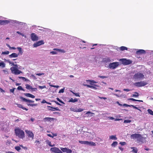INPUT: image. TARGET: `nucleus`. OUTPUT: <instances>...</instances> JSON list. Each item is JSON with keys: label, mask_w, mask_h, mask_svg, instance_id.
I'll use <instances>...</instances> for the list:
<instances>
[{"label": "nucleus", "mask_w": 153, "mask_h": 153, "mask_svg": "<svg viewBox=\"0 0 153 153\" xmlns=\"http://www.w3.org/2000/svg\"><path fill=\"white\" fill-rule=\"evenodd\" d=\"M145 53L146 52L145 50L142 49L139 50L138 51H137L136 52V54H139L144 53Z\"/></svg>", "instance_id": "obj_18"}, {"label": "nucleus", "mask_w": 153, "mask_h": 153, "mask_svg": "<svg viewBox=\"0 0 153 153\" xmlns=\"http://www.w3.org/2000/svg\"><path fill=\"white\" fill-rule=\"evenodd\" d=\"M26 88L27 89H31L32 86L28 84H26L25 85Z\"/></svg>", "instance_id": "obj_35"}, {"label": "nucleus", "mask_w": 153, "mask_h": 153, "mask_svg": "<svg viewBox=\"0 0 153 153\" xmlns=\"http://www.w3.org/2000/svg\"><path fill=\"white\" fill-rule=\"evenodd\" d=\"M6 143L7 145L10 144V141L7 140L6 142Z\"/></svg>", "instance_id": "obj_62"}, {"label": "nucleus", "mask_w": 153, "mask_h": 153, "mask_svg": "<svg viewBox=\"0 0 153 153\" xmlns=\"http://www.w3.org/2000/svg\"><path fill=\"white\" fill-rule=\"evenodd\" d=\"M51 151L55 153H62V152L58 148L56 147L52 148L51 149Z\"/></svg>", "instance_id": "obj_9"}, {"label": "nucleus", "mask_w": 153, "mask_h": 153, "mask_svg": "<svg viewBox=\"0 0 153 153\" xmlns=\"http://www.w3.org/2000/svg\"><path fill=\"white\" fill-rule=\"evenodd\" d=\"M10 70L15 75L20 74L22 73L21 71L19 70L15 67H12L10 68Z\"/></svg>", "instance_id": "obj_3"}, {"label": "nucleus", "mask_w": 153, "mask_h": 153, "mask_svg": "<svg viewBox=\"0 0 153 153\" xmlns=\"http://www.w3.org/2000/svg\"><path fill=\"white\" fill-rule=\"evenodd\" d=\"M55 119L53 118H51V117H45L44 118V121L45 122L47 121H53Z\"/></svg>", "instance_id": "obj_16"}, {"label": "nucleus", "mask_w": 153, "mask_h": 153, "mask_svg": "<svg viewBox=\"0 0 153 153\" xmlns=\"http://www.w3.org/2000/svg\"><path fill=\"white\" fill-rule=\"evenodd\" d=\"M124 65H128L132 63V61L130 60H127L126 59H121L119 60Z\"/></svg>", "instance_id": "obj_5"}, {"label": "nucleus", "mask_w": 153, "mask_h": 153, "mask_svg": "<svg viewBox=\"0 0 153 153\" xmlns=\"http://www.w3.org/2000/svg\"><path fill=\"white\" fill-rule=\"evenodd\" d=\"M15 133L16 136L19 138L23 139L25 137L24 132L19 128H17L15 129Z\"/></svg>", "instance_id": "obj_1"}, {"label": "nucleus", "mask_w": 153, "mask_h": 153, "mask_svg": "<svg viewBox=\"0 0 153 153\" xmlns=\"http://www.w3.org/2000/svg\"><path fill=\"white\" fill-rule=\"evenodd\" d=\"M131 122V120H124V123H129Z\"/></svg>", "instance_id": "obj_44"}, {"label": "nucleus", "mask_w": 153, "mask_h": 153, "mask_svg": "<svg viewBox=\"0 0 153 153\" xmlns=\"http://www.w3.org/2000/svg\"><path fill=\"white\" fill-rule=\"evenodd\" d=\"M131 149H132V150L131 151V152H134V153H137L138 151V149L137 148L135 147H131Z\"/></svg>", "instance_id": "obj_22"}, {"label": "nucleus", "mask_w": 153, "mask_h": 153, "mask_svg": "<svg viewBox=\"0 0 153 153\" xmlns=\"http://www.w3.org/2000/svg\"><path fill=\"white\" fill-rule=\"evenodd\" d=\"M31 90L32 91H37V88H33L32 87Z\"/></svg>", "instance_id": "obj_49"}, {"label": "nucleus", "mask_w": 153, "mask_h": 153, "mask_svg": "<svg viewBox=\"0 0 153 153\" xmlns=\"http://www.w3.org/2000/svg\"><path fill=\"white\" fill-rule=\"evenodd\" d=\"M87 145H88L90 146H95L96 144L95 143L92 142H89L87 141Z\"/></svg>", "instance_id": "obj_21"}, {"label": "nucleus", "mask_w": 153, "mask_h": 153, "mask_svg": "<svg viewBox=\"0 0 153 153\" xmlns=\"http://www.w3.org/2000/svg\"><path fill=\"white\" fill-rule=\"evenodd\" d=\"M9 21L7 20H0V25H4L8 24L9 23Z\"/></svg>", "instance_id": "obj_15"}, {"label": "nucleus", "mask_w": 153, "mask_h": 153, "mask_svg": "<svg viewBox=\"0 0 153 153\" xmlns=\"http://www.w3.org/2000/svg\"><path fill=\"white\" fill-rule=\"evenodd\" d=\"M79 143H80L81 144L87 145V141H82L79 140Z\"/></svg>", "instance_id": "obj_30"}, {"label": "nucleus", "mask_w": 153, "mask_h": 153, "mask_svg": "<svg viewBox=\"0 0 153 153\" xmlns=\"http://www.w3.org/2000/svg\"><path fill=\"white\" fill-rule=\"evenodd\" d=\"M109 138L110 139L116 140L117 139L116 136L111 135L109 136Z\"/></svg>", "instance_id": "obj_25"}, {"label": "nucleus", "mask_w": 153, "mask_h": 153, "mask_svg": "<svg viewBox=\"0 0 153 153\" xmlns=\"http://www.w3.org/2000/svg\"><path fill=\"white\" fill-rule=\"evenodd\" d=\"M110 59L109 58H107L105 60V61L106 62H110Z\"/></svg>", "instance_id": "obj_58"}, {"label": "nucleus", "mask_w": 153, "mask_h": 153, "mask_svg": "<svg viewBox=\"0 0 153 153\" xmlns=\"http://www.w3.org/2000/svg\"><path fill=\"white\" fill-rule=\"evenodd\" d=\"M98 77L102 78V79H104L105 78H107V77L104 76H98Z\"/></svg>", "instance_id": "obj_55"}, {"label": "nucleus", "mask_w": 153, "mask_h": 153, "mask_svg": "<svg viewBox=\"0 0 153 153\" xmlns=\"http://www.w3.org/2000/svg\"><path fill=\"white\" fill-rule=\"evenodd\" d=\"M148 111L149 113L151 115H153V111L152 110L149 109L148 110Z\"/></svg>", "instance_id": "obj_36"}, {"label": "nucleus", "mask_w": 153, "mask_h": 153, "mask_svg": "<svg viewBox=\"0 0 153 153\" xmlns=\"http://www.w3.org/2000/svg\"><path fill=\"white\" fill-rule=\"evenodd\" d=\"M5 66V64L3 62H0V67H1L2 68H4Z\"/></svg>", "instance_id": "obj_34"}, {"label": "nucleus", "mask_w": 153, "mask_h": 153, "mask_svg": "<svg viewBox=\"0 0 153 153\" xmlns=\"http://www.w3.org/2000/svg\"><path fill=\"white\" fill-rule=\"evenodd\" d=\"M20 146L22 147L23 149L26 150L27 149V148L26 146H24L22 145H20Z\"/></svg>", "instance_id": "obj_50"}, {"label": "nucleus", "mask_w": 153, "mask_h": 153, "mask_svg": "<svg viewBox=\"0 0 153 153\" xmlns=\"http://www.w3.org/2000/svg\"><path fill=\"white\" fill-rule=\"evenodd\" d=\"M119 65V62H115L110 63L109 64V67L110 68L114 69L117 67Z\"/></svg>", "instance_id": "obj_6"}, {"label": "nucleus", "mask_w": 153, "mask_h": 153, "mask_svg": "<svg viewBox=\"0 0 153 153\" xmlns=\"http://www.w3.org/2000/svg\"><path fill=\"white\" fill-rule=\"evenodd\" d=\"M139 137L138 138L137 140L139 142H141V143L143 142V140H144V138L143 137L142 135L140 134V136H139Z\"/></svg>", "instance_id": "obj_17"}, {"label": "nucleus", "mask_w": 153, "mask_h": 153, "mask_svg": "<svg viewBox=\"0 0 153 153\" xmlns=\"http://www.w3.org/2000/svg\"><path fill=\"white\" fill-rule=\"evenodd\" d=\"M52 102H55L57 105H60V106L61 105L58 102H57L56 101L53 100Z\"/></svg>", "instance_id": "obj_56"}, {"label": "nucleus", "mask_w": 153, "mask_h": 153, "mask_svg": "<svg viewBox=\"0 0 153 153\" xmlns=\"http://www.w3.org/2000/svg\"><path fill=\"white\" fill-rule=\"evenodd\" d=\"M9 53V52L8 51H5L2 52V54H8Z\"/></svg>", "instance_id": "obj_40"}, {"label": "nucleus", "mask_w": 153, "mask_h": 153, "mask_svg": "<svg viewBox=\"0 0 153 153\" xmlns=\"http://www.w3.org/2000/svg\"><path fill=\"white\" fill-rule=\"evenodd\" d=\"M17 49L19 51V53L17 54L16 53H12L9 56L10 58H16L19 55H22L23 52L22 48L20 47H17Z\"/></svg>", "instance_id": "obj_2"}, {"label": "nucleus", "mask_w": 153, "mask_h": 153, "mask_svg": "<svg viewBox=\"0 0 153 153\" xmlns=\"http://www.w3.org/2000/svg\"><path fill=\"white\" fill-rule=\"evenodd\" d=\"M16 105L18 107L21 108L24 110H25L26 111H27L28 110V109L24 107L21 104L17 103L16 104Z\"/></svg>", "instance_id": "obj_20"}, {"label": "nucleus", "mask_w": 153, "mask_h": 153, "mask_svg": "<svg viewBox=\"0 0 153 153\" xmlns=\"http://www.w3.org/2000/svg\"><path fill=\"white\" fill-rule=\"evenodd\" d=\"M144 75L140 73H137L135 74L134 76L136 79H141L144 78Z\"/></svg>", "instance_id": "obj_7"}, {"label": "nucleus", "mask_w": 153, "mask_h": 153, "mask_svg": "<svg viewBox=\"0 0 153 153\" xmlns=\"http://www.w3.org/2000/svg\"><path fill=\"white\" fill-rule=\"evenodd\" d=\"M39 88L41 89H42L44 88H46V86L45 85H44L43 86H39Z\"/></svg>", "instance_id": "obj_48"}, {"label": "nucleus", "mask_w": 153, "mask_h": 153, "mask_svg": "<svg viewBox=\"0 0 153 153\" xmlns=\"http://www.w3.org/2000/svg\"><path fill=\"white\" fill-rule=\"evenodd\" d=\"M56 99L57 100L59 101L61 103L63 104H64V103L61 100H60L59 98L57 97L56 98Z\"/></svg>", "instance_id": "obj_42"}, {"label": "nucleus", "mask_w": 153, "mask_h": 153, "mask_svg": "<svg viewBox=\"0 0 153 153\" xmlns=\"http://www.w3.org/2000/svg\"><path fill=\"white\" fill-rule=\"evenodd\" d=\"M50 86H51V87H53L56 88H58L59 87V86L58 85H50Z\"/></svg>", "instance_id": "obj_53"}, {"label": "nucleus", "mask_w": 153, "mask_h": 153, "mask_svg": "<svg viewBox=\"0 0 153 153\" xmlns=\"http://www.w3.org/2000/svg\"><path fill=\"white\" fill-rule=\"evenodd\" d=\"M48 108H51L52 109H54L55 111V110H56V111H60V110L58 107L53 108V107H52L51 106H48Z\"/></svg>", "instance_id": "obj_33"}, {"label": "nucleus", "mask_w": 153, "mask_h": 153, "mask_svg": "<svg viewBox=\"0 0 153 153\" xmlns=\"http://www.w3.org/2000/svg\"><path fill=\"white\" fill-rule=\"evenodd\" d=\"M61 149L62 152L67 153H71L72 151L71 149L67 148H61Z\"/></svg>", "instance_id": "obj_11"}, {"label": "nucleus", "mask_w": 153, "mask_h": 153, "mask_svg": "<svg viewBox=\"0 0 153 153\" xmlns=\"http://www.w3.org/2000/svg\"><path fill=\"white\" fill-rule=\"evenodd\" d=\"M118 144V143L117 141H114L113 143L111 144V146L112 147H115Z\"/></svg>", "instance_id": "obj_28"}, {"label": "nucleus", "mask_w": 153, "mask_h": 153, "mask_svg": "<svg viewBox=\"0 0 153 153\" xmlns=\"http://www.w3.org/2000/svg\"><path fill=\"white\" fill-rule=\"evenodd\" d=\"M86 81L87 82H90V84L91 85H94L92 83H97V82L93 80H87Z\"/></svg>", "instance_id": "obj_23"}, {"label": "nucleus", "mask_w": 153, "mask_h": 153, "mask_svg": "<svg viewBox=\"0 0 153 153\" xmlns=\"http://www.w3.org/2000/svg\"><path fill=\"white\" fill-rule=\"evenodd\" d=\"M131 90H130V89H123V91H130Z\"/></svg>", "instance_id": "obj_63"}, {"label": "nucleus", "mask_w": 153, "mask_h": 153, "mask_svg": "<svg viewBox=\"0 0 153 153\" xmlns=\"http://www.w3.org/2000/svg\"><path fill=\"white\" fill-rule=\"evenodd\" d=\"M64 89H65V88H64L60 89L59 91V93H63L64 92Z\"/></svg>", "instance_id": "obj_46"}, {"label": "nucleus", "mask_w": 153, "mask_h": 153, "mask_svg": "<svg viewBox=\"0 0 153 153\" xmlns=\"http://www.w3.org/2000/svg\"><path fill=\"white\" fill-rule=\"evenodd\" d=\"M134 93L135 94H132L131 97H137L139 95L138 93L137 92H135Z\"/></svg>", "instance_id": "obj_32"}, {"label": "nucleus", "mask_w": 153, "mask_h": 153, "mask_svg": "<svg viewBox=\"0 0 153 153\" xmlns=\"http://www.w3.org/2000/svg\"><path fill=\"white\" fill-rule=\"evenodd\" d=\"M56 99L57 100L59 101L61 103L63 104H64V103L61 100H60L59 98L57 97L56 98Z\"/></svg>", "instance_id": "obj_43"}, {"label": "nucleus", "mask_w": 153, "mask_h": 153, "mask_svg": "<svg viewBox=\"0 0 153 153\" xmlns=\"http://www.w3.org/2000/svg\"><path fill=\"white\" fill-rule=\"evenodd\" d=\"M30 38L31 40L33 41H37L39 39L38 36L34 33L31 34Z\"/></svg>", "instance_id": "obj_10"}, {"label": "nucleus", "mask_w": 153, "mask_h": 153, "mask_svg": "<svg viewBox=\"0 0 153 153\" xmlns=\"http://www.w3.org/2000/svg\"><path fill=\"white\" fill-rule=\"evenodd\" d=\"M36 75L40 76H41L42 75H44V73H36Z\"/></svg>", "instance_id": "obj_51"}, {"label": "nucleus", "mask_w": 153, "mask_h": 153, "mask_svg": "<svg viewBox=\"0 0 153 153\" xmlns=\"http://www.w3.org/2000/svg\"><path fill=\"white\" fill-rule=\"evenodd\" d=\"M83 85L84 86H86L87 88H91V85H87V84H84V85Z\"/></svg>", "instance_id": "obj_59"}, {"label": "nucleus", "mask_w": 153, "mask_h": 153, "mask_svg": "<svg viewBox=\"0 0 153 153\" xmlns=\"http://www.w3.org/2000/svg\"><path fill=\"white\" fill-rule=\"evenodd\" d=\"M25 132L28 137L31 138V140H33V139L34 135L32 131L28 130H25Z\"/></svg>", "instance_id": "obj_8"}, {"label": "nucleus", "mask_w": 153, "mask_h": 153, "mask_svg": "<svg viewBox=\"0 0 153 153\" xmlns=\"http://www.w3.org/2000/svg\"><path fill=\"white\" fill-rule=\"evenodd\" d=\"M19 78L20 79H22L25 81H29V79L25 78V77L22 76H19Z\"/></svg>", "instance_id": "obj_27"}, {"label": "nucleus", "mask_w": 153, "mask_h": 153, "mask_svg": "<svg viewBox=\"0 0 153 153\" xmlns=\"http://www.w3.org/2000/svg\"><path fill=\"white\" fill-rule=\"evenodd\" d=\"M28 106H36L37 105V104H27Z\"/></svg>", "instance_id": "obj_41"}, {"label": "nucleus", "mask_w": 153, "mask_h": 153, "mask_svg": "<svg viewBox=\"0 0 153 153\" xmlns=\"http://www.w3.org/2000/svg\"><path fill=\"white\" fill-rule=\"evenodd\" d=\"M147 84V83L144 81L136 82L134 83V85L137 87L144 86Z\"/></svg>", "instance_id": "obj_4"}, {"label": "nucleus", "mask_w": 153, "mask_h": 153, "mask_svg": "<svg viewBox=\"0 0 153 153\" xmlns=\"http://www.w3.org/2000/svg\"><path fill=\"white\" fill-rule=\"evenodd\" d=\"M96 86L98 87V86L97 85H96L95 84H94L93 85H91L90 88L94 89L95 90H96V89H97V88L96 87Z\"/></svg>", "instance_id": "obj_29"}, {"label": "nucleus", "mask_w": 153, "mask_h": 153, "mask_svg": "<svg viewBox=\"0 0 153 153\" xmlns=\"http://www.w3.org/2000/svg\"><path fill=\"white\" fill-rule=\"evenodd\" d=\"M120 50H121L122 51H123L125 50H127L128 49H127V48L126 47L121 46L120 48Z\"/></svg>", "instance_id": "obj_31"}, {"label": "nucleus", "mask_w": 153, "mask_h": 153, "mask_svg": "<svg viewBox=\"0 0 153 153\" xmlns=\"http://www.w3.org/2000/svg\"><path fill=\"white\" fill-rule=\"evenodd\" d=\"M139 136H140V134H132L131 135V138H132V139H137L139 137Z\"/></svg>", "instance_id": "obj_14"}, {"label": "nucleus", "mask_w": 153, "mask_h": 153, "mask_svg": "<svg viewBox=\"0 0 153 153\" xmlns=\"http://www.w3.org/2000/svg\"><path fill=\"white\" fill-rule=\"evenodd\" d=\"M15 149L18 151H19L21 149V148L19 146H16L15 147Z\"/></svg>", "instance_id": "obj_38"}, {"label": "nucleus", "mask_w": 153, "mask_h": 153, "mask_svg": "<svg viewBox=\"0 0 153 153\" xmlns=\"http://www.w3.org/2000/svg\"><path fill=\"white\" fill-rule=\"evenodd\" d=\"M44 42L43 40H40L34 43V44L33 45V46L34 47H36L42 45L44 44Z\"/></svg>", "instance_id": "obj_12"}, {"label": "nucleus", "mask_w": 153, "mask_h": 153, "mask_svg": "<svg viewBox=\"0 0 153 153\" xmlns=\"http://www.w3.org/2000/svg\"><path fill=\"white\" fill-rule=\"evenodd\" d=\"M70 109L71 111L76 112V109L74 108H71Z\"/></svg>", "instance_id": "obj_45"}, {"label": "nucleus", "mask_w": 153, "mask_h": 153, "mask_svg": "<svg viewBox=\"0 0 153 153\" xmlns=\"http://www.w3.org/2000/svg\"><path fill=\"white\" fill-rule=\"evenodd\" d=\"M17 89L19 90H22V91H25V90L23 88H22V87L21 86H19L18 87Z\"/></svg>", "instance_id": "obj_37"}, {"label": "nucleus", "mask_w": 153, "mask_h": 153, "mask_svg": "<svg viewBox=\"0 0 153 153\" xmlns=\"http://www.w3.org/2000/svg\"><path fill=\"white\" fill-rule=\"evenodd\" d=\"M15 89V88H13L10 89V92L13 93H14V90Z\"/></svg>", "instance_id": "obj_54"}, {"label": "nucleus", "mask_w": 153, "mask_h": 153, "mask_svg": "<svg viewBox=\"0 0 153 153\" xmlns=\"http://www.w3.org/2000/svg\"><path fill=\"white\" fill-rule=\"evenodd\" d=\"M120 144L122 146H124L126 144V143L125 142H120Z\"/></svg>", "instance_id": "obj_57"}, {"label": "nucleus", "mask_w": 153, "mask_h": 153, "mask_svg": "<svg viewBox=\"0 0 153 153\" xmlns=\"http://www.w3.org/2000/svg\"><path fill=\"white\" fill-rule=\"evenodd\" d=\"M50 53L53 55L56 54L57 53V52L55 51H51Z\"/></svg>", "instance_id": "obj_52"}, {"label": "nucleus", "mask_w": 153, "mask_h": 153, "mask_svg": "<svg viewBox=\"0 0 153 153\" xmlns=\"http://www.w3.org/2000/svg\"><path fill=\"white\" fill-rule=\"evenodd\" d=\"M84 109L79 108V109H76V112H80L83 111Z\"/></svg>", "instance_id": "obj_39"}, {"label": "nucleus", "mask_w": 153, "mask_h": 153, "mask_svg": "<svg viewBox=\"0 0 153 153\" xmlns=\"http://www.w3.org/2000/svg\"><path fill=\"white\" fill-rule=\"evenodd\" d=\"M41 103H46L47 102L45 100H43L41 102Z\"/></svg>", "instance_id": "obj_61"}, {"label": "nucleus", "mask_w": 153, "mask_h": 153, "mask_svg": "<svg viewBox=\"0 0 153 153\" xmlns=\"http://www.w3.org/2000/svg\"><path fill=\"white\" fill-rule=\"evenodd\" d=\"M78 100L76 98H75L74 99H73L71 98L68 102H74L78 101Z\"/></svg>", "instance_id": "obj_24"}, {"label": "nucleus", "mask_w": 153, "mask_h": 153, "mask_svg": "<svg viewBox=\"0 0 153 153\" xmlns=\"http://www.w3.org/2000/svg\"><path fill=\"white\" fill-rule=\"evenodd\" d=\"M20 98L22 100V101H25L26 102H29V103H33L34 102V101L33 100H27L22 97L20 96Z\"/></svg>", "instance_id": "obj_13"}, {"label": "nucleus", "mask_w": 153, "mask_h": 153, "mask_svg": "<svg viewBox=\"0 0 153 153\" xmlns=\"http://www.w3.org/2000/svg\"><path fill=\"white\" fill-rule=\"evenodd\" d=\"M24 95L26 96L29 97H30L33 98H34L35 97V96L34 95L30 93H25Z\"/></svg>", "instance_id": "obj_19"}, {"label": "nucleus", "mask_w": 153, "mask_h": 153, "mask_svg": "<svg viewBox=\"0 0 153 153\" xmlns=\"http://www.w3.org/2000/svg\"><path fill=\"white\" fill-rule=\"evenodd\" d=\"M47 135L48 136L50 137H51L52 138H53V136H52L51 134H47Z\"/></svg>", "instance_id": "obj_64"}, {"label": "nucleus", "mask_w": 153, "mask_h": 153, "mask_svg": "<svg viewBox=\"0 0 153 153\" xmlns=\"http://www.w3.org/2000/svg\"><path fill=\"white\" fill-rule=\"evenodd\" d=\"M133 108H134L137 109L139 110L140 111H141V110L140 109H139L137 107H136L135 106H134V105Z\"/></svg>", "instance_id": "obj_60"}, {"label": "nucleus", "mask_w": 153, "mask_h": 153, "mask_svg": "<svg viewBox=\"0 0 153 153\" xmlns=\"http://www.w3.org/2000/svg\"><path fill=\"white\" fill-rule=\"evenodd\" d=\"M128 100H131L132 101H139L140 102H143V101L142 100H136L135 99H134L133 98H129L128 99Z\"/></svg>", "instance_id": "obj_26"}, {"label": "nucleus", "mask_w": 153, "mask_h": 153, "mask_svg": "<svg viewBox=\"0 0 153 153\" xmlns=\"http://www.w3.org/2000/svg\"><path fill=\"white\" fill-rule=\"evenodd\" d=\"M71 92L74 94L75 95L76 97H80V95H79V94H78V93H75L74 92H73V91H71Z\"/></svg>", "instance_id": "obj_47"}]
</instances>
